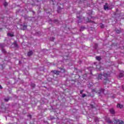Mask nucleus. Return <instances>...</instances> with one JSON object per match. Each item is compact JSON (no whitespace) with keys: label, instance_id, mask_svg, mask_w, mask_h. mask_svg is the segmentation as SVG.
I'll use <instances>...</instances> for the list:
<instances>
[{"label":"nucleus","instance_id":"obj_1","mask_svg":"<svg viewBox=\"0 0 124 124\" xmlns=\"http://www.w3.org/2000/svg\"><path fill=\"white\" fill-rule=\"evenodd\" d=\"M102 77H105V78L104 79V84L106 85L108 83H110V80L108 78L109 77V75L107 74L103 73L98 75L97 79L99 80L100 79H102Z\"/></svg>","mask_w":124,"mask_h":124},{"label":"nucleus","instance_id":"obj_2","mask_svg":"<svg viewBox=\"0 0 124 124\" xmlns=\"http://www.w3.org/2000/svg\"><path fill=\"white\" fill-rule=\"evenodd\" d=\"M114 123L115 124H124V121H121L119 119L115 120L114 121Z\"/></svg>","mask_w":124,"mask_h":124},{"label":"nucleus","instance_id":"obj_3","mask_svg":"<svg viewBox=\"0 0 124 124\" xmlns=\"http://www.w3.org/2000/svg\"><path fill=\"white\" fill-rule=\"evenodd\" d=\"M96 93H104V89H101L97 91Z\"/></svg>","mask_w":124,"mask_h":124},{"label":"nucleus","instance_id":"obj_4","mask_svg":"<svg viewBox=\"0 0 124 124\" xmlns=\"http://www.w3.org/2000/svg\"><path fill=\"white\" fill-rule=\"evenodd\" d=\"M51 72L54 74H56V75H59L60 73H61V71H52Z\"/></svg>","mask_w":124,"mask_h":124},{"label":"nucleus","instance_id":"obj_5","mask_svg":"<svg viewBox=\"0 0 124 124\" xmlns=\"http://www.w3.org/2000/svg\"><path fill=\"white\" fill-rule=\"evenodd\" d=\"M32 54H33V52L31 50H30L27 53V56L31 57V56H32Z\"/></svg>","mask_w":124,"mask_h":124},{"label":"nucleus","instance_id":"obj_6","mask_svg":"<svg viewBox=\"0 0 124 124\" xmlns=\"http://www.w3.org/2000/svg\"><path fill=\"white\" fill-rule=\"evenodd\" d=\"M106 122L108 123V124H113V122L111 121L109 118L106 120Z\"/></svg>","mask_w":124,"mask_h":124},{"label":"nucleus","instance_id":"obj_7","mask_svg":"<svg viewBox=\"0 0 124 124\" xmlns=\"http://www.w3.org/2000/svg\"><path fill=\"white\" fill-rule=\"evenodd\" d=\"M117 108H120V109H122L123 108V105H121V104H118L117 105Z\"/></svg>","mask_w":124,"mask_h":124},{"label":"nucleus","instance_id":"obj_8","mask_svg":"<svg viewBox=\"0 0 124 124\" xmlns=\"http://www.w3.org/2000/svg\"><path fill=\"white\" fill-rule=\"evenodd\" d=\"M109 111L111 113V114H115V110L113 108L110 109L109 110Z\"/></svg>","mask_w":124,"mask_h":124},{"label":"nucleus","instance_id":"obj_9","mask_svg":"<svg viewBox=\"0 0 124 124\" xmlns=\"http://www.w3.org/2000/svg\"><path fill=\"white\" fill-rule=\"evenodd\" d=\"M60 69H61V71L60 72H62V73H64L65 72V70L62 68H59Z\"/></svg>","mask_w":124,"mask_h":124},{"label":"nucleus","instance_id":"obj_10","mask_svg":"<svg viewBox=\"0 0 124 124\" xmlns=\"http://www.w3.org/2000/svg\"><path fill=\"white\" fill-rule=\"evenodd\" d=\"M104 9L105 10H108L109 9V7L106 6V5H104Z\"/></svg>","mask_w":124,"mask_h":124},{"label":"nucleus","instance_id":"obj_11","mask_svg":"<svg viewBox=\"0 0 124 124\" xmlns=\"http://www.w3.org/2000/svg\"><path fill=\"white\" fill-rule=\"evenodd\" d=\"M123 76H124V72L122 71L120 73L119 75V78H122V77H123Z\"/></svg>","mask_w":124,"mask_h":124},{"label":"nucleus","instance_id":"obj_12","mask_svg":"<svg viewBox=\"0 0 124 124\" xmlns=\"http://www.w3.org/2000/svg\"><path fill=\"white\" fill-rule=\"evenodd\" d=\"M96 60H97V61H101V57H100V56H96Z\"/></svg>","mask_w":124,"mask_h":124},{"label":"nucleus","instance_id":"obj_13","mask_svg":"<svg viewBox=\"0 0 124 124\" xmlns=\"http://www.w3.org/2000/svg\"><path fill=\"white\" fill-rule=\"evenodd\" d=\"M7 35H8V36H11V37H13V36H14V34H11V33H7Z\"/></svg>","mask_w":124,"mask_h":124},{"label":"nucleus","instance_id":"obj_14","mask_svg":"<svg viewBox=\"0 0 124 124\" xmlns=\"http://www.w3.org/2000/svg\"><path fill=\"white\" fill-rule=\"evenodd\" d=\"M97 91H98V90H96L95 89H92V93H97L96 92H97Z\"/></svg>","mask_w":124,"mask_h":124},{"label":"nucleus","instance_id":"obj_15","mask_svg":"<svg viewBox=\"0 0 124 124\" xmlns=\"http://www.w3.org/2000/svg\"><path fill=\"white\" fill-rule=\"evenodd\" d=\"M50 3H52V4L54 5L56 1H55V0H52L50 1Z\"/></svg>","mask_w":124,"mask_h":124},{"label":"nucleus","instance_id":"obj_16","mask_svg":"<svg viewBox=\"0 0 124 124\" xmlns=\"http://www.w3.org/2000/svg\"><path fill=\"white\" fill-rule=\"evenodd\" d=\"M116 32H117V33H121V32H122V31L119 30H116Z\"/></svg>","mask_w":124,"mask_h":124},{"label":"nucleus","instance_id":"obj_17","mask_svg":"<svg viewBox=\"0 0 124 124\" xmlns=\"http://www.w3.org/2000/svg\"><path fill=\"white\" fill-rule=\"evenodd\" d=\"M14 44L15 45V46L18 47V44H17V42L16 41H15L14 42Z\"/></svg>","mask_w":124,"mask_h":124},{"label":"nucleus","instance_id":"obj_18","mask_svg":"<svg viewBox=\"0 0 124 124\" xmlns=\"http://www.w3.org/2000/svg\"><path fill=\"white\" fill-rule=\"evenodd\" d=\"M100 28L101 29H103V28H104V25L102 23L100 24Z\"/></svg>","mask_w":124,"mask_h":124},{"label":"nucleus","instance_id":"obj_19","mask_svg":"<svg viewBox=\"0 0 124 124\" xmlns=\"http://www.w3.org/2000/svg\"><path fill=\"white\" fill-rule=\"evenodd\" d=\"M8 5V3L7 2H5L4 3V6L5 7L7 6Z\"/></svg>","mask_w":124,"mask_h":124},{"label":"nucleus","instance_id":"obj_20","mask_svg":"<svg viewBox=\"0 0 124 124\" xmlns=\"http://www.w3.org/2000/svg\"><path fill=\"white\" fill-rule=\"evenodd\" d=\"M60 10H62V9L60 7L58 8V9L57 10V12L58 13H60L61 12V11H60Z\"/></svg>","mask_w":124,"mask_h":124},{"label":"nucleus","instance_id":"obj_21","mask_svg":"<svg viewBox=\"0 0 124 124\" xmlns=\"http://www.w3.org/2000/svg\"><path fill=\"white\" fill-rule=\"evenodd\" d=\"M1 108H2V109H3V104H2V105H1ZM4 110H6V108H4Z\"/></svg>","mask_w":124,"mask_h":124},{"label":"nucleus","instance_id":"obj_22","mask_svg":"<svg viewBox=\"0 0 124 124\" xmlns=\"http://www.w3.org/2000/svg\"><path fill=\"white\" fill-rule=\"evenodd\" d=\"M31 86L32 87V88H34L35 87V84L34 83H31Z\"/></svg>","mask_w":124,"mask_h":124},{"label":"nucleus","instance_id":"obj_23","mask_svg":"<svg viewBox=\"0 0 124 124\" xmlns=\"http://www.w3.org/2000/svg\"><path fill=\"white\" fill-rule=\"evenodd\" d=\"M85 96H87V94H82V97L84 98V97H85Z\"/></svg>","mask_w":124,"mask_h":124},{"label":"nucleus","instance_id":"obj_24","mask_svg":"<svg viewBox=\"0 0 124 124\" xmlns=\"http://www.w3.org/2000/svg\"><path fill=\"white\" fill-rule=\"evenodd\" d=\"M4 100L6 102H7V101H9V98H7V99L5 98L4 99Z\"/></svg>","mask_w":124,"mask_h":124},{"label":"nucleus","instance_id":"obj_25","mask_svg":"<svg viewBox=\"0 0 124 124\" xmlns=\"http://www.w3.org/2000/svg\"><path fill=\"white\" fill-rule=\"evenodd\" d=\"M27 29V25H23V30H26Z\"/></svg>","mask_w":124,"mask_h":124},{"label":"nucleus","instance_id":"obj_26","mask_svg":"<svg viewBox=\"0 0 124 124\" xmlns=\"http://www.w3.org/2000/svg\"><path fill=\"white\" fill-rule=\"evenodd\" d=\"M55 38L54 37H52V38L50 39V40H51V41H53V40H54Z\"/></svg>","mask_w":124,"mask_h":124},{"label":"nucleus","instance_id":"obj_27","mask_svg":"<svg viewBox=\"0 0 124 124\" xmlns=\"http://www.w3.org/2000/svg\"><path fill=\"white\" fill-rule=\"evenodd\" d=\"M99 69L100 70H103V67H100V68H99Z\"/></svg>","mask_w":124,"mask_h":124},{"label":"nucleus","instance_id":"obj_28","mask_svg":"<svg viewBox=\"0 0 124 124\" xmlns=\"http://www.w3.org/2000/svg\"><path fill=\"white\" fill-rule=\"evenodd\" d=\"M83 92H84V90H81V91H80V93L81 94H82V93H83Z\"/></svg>","mask_w":124,"mask_h":124},{"label":"nucleus","instance_id":"obj_29","mask_svg":"<svg viewBox=\"0 0 124 124\" xmlns=\"http://www.w3.org/2000/svg\"><path fill=\"white\" fill-rule=\"evenodd\" d=\"M27 117H29V118H30V119H31V115H29L27 116Z\"/></svg>","mask_w":124,"mask_h":124},{"label":"nucleus","instance_id":"obj_30","mask_svg":"<svg viewBox=\"0 0 124 124\" xmlns=\"http://www.w3.org/2000/svg\"><path fill=\"white\" fill-rule=\"evenodd\" d=\"M77 18H78V19H79V20H81V17L80 16H77Z\"/></svg>","mask_w":124,"mask_h":124},{"label":"nucleus","instance_id":"obj_31","mask_svg":"<svg viewBox=\"0 0 124 124\" xmlns=\"http://www.w3.org/2000/svg\"><path fill=\"white\" fill-rule=\"evenodd\" d=\"M90 106L92 108H93V105H90Z\"/></svg>","mask_w":124,"mask_h":124},{"label":"nucleus","instance_id":"obj_32","mask_svg":"<svg viewBox=\"0 0 124 124\" xmlns=\"http://www.w3.org/2000/svg\"><path fill=\"white\" fill-rule=\"evenodd\" d=\"M57 22H58V20H54V23H56Z\"/></svg>","mask_w":124,"mask_h":124},{"label":"nucleus","instance_id":"obj_33","mask_svg":"<svg viewBox=\"0 0 124 124\" xmlns=\"http://www.w3.org/2000/svg\"><path fill=\"white\" fill-rule=\"evenodd\" d=\"M0 90L2 89V87L1 85H0Z\"/></svg>","mask_w":124,"mask_h":124},{"label":"nucleus","instance_id":"obj_34","mask_svg":"<svg viewBox=\"0 0 124 124\" xmlns=\"http://www.w3.org/2000/svg\"><path fill=\"white\" fill-rule=\"evenodd\" d=\"M89 22H91V23H94L93 21H89Z\"/></svg>","mask_w":124,"mask_h":124},{"label":"nucleus","instance_id":"obj_35","mask_svg":"<svg viewBox=\"0 0 124 124\" xmlns=\"http://www.w3.org/2000/svg\"><path fill=\"white\" fill-rule=\"evenodd\" d=\"M122 89L124 90V86H122Z\"/></svg>","mask_w":124,"mask_h":124},{"label":"nucleus","instance_id":"obj_36","mask_svg":"<svg viewBox=\"0 0 124 124\" xmlns=\"http://www.w3.org/2000/svg\"><path fill=\"white\" fill-rule=\"evenodd\" d=\"M88 96H92V95H91V94L88 95Z\"/></svg>","mask_w":124,"mask_h":124},{"label":"nucleus","instance_id":"obj_37","mask_svg":"<svg viewBox=\"0 0 124 124\" xmlns=\"http://www.w3.org/2000/svg\"><path fill=\"white\" fill-rule=\"evenodd\" d=\"M108 4V3H106V5H107Z\"/></svg>","mask_w":124,"mask_h":124},{"label":"nucleus","instance_id":"obj_38","mask_svg":"<svg viewBox=\"0 0 124 124\" xmlns=\"http://www.w3.org/2000/svg\"><path fill=\"white\" fill-rule=\"evenodd\" d=\"M78 23H81V21H78Z\"/></svg>","mask_w":124,"mask_h":124},{"label":"nucleus","instance_id":"obj_39","mask_svg":"<svg viewBox=\"0 0 124 124\" xmlns=\"http://www.w3.org/2000/svg\"><path fill=\"white\" fill-rule=\"evenodd\" d=\"M3 52H5V51L3 50Z\"/></svg>","mask_w":124,"mask_h":124},{"label":"nucleus","instance_id":"obj_40","mask_svg":"<svg viewBox=\"0 0 124 124\" xmlns=\"http://www.w3.org/2000/svg\"><path fill=\"white\" fill-rule=\"evenodd\" d=\"M97 68H98V67L97 66Z\"/></svg>","mask_w":124,"mask_h":124},{"label":"nucleus","instance_id":"obj_41","mask_svg":"<svg viewBox=\"0 0 124 124\" xmlns=\"http://www.w3.org/2000/svg\"><path fill=\"white\" fill-rule=\"evenodd\" d=\"M95 122H96V120H95Z\"/></svg>","mask_w":124,"mask_h":124},{"label":"nucleus","instance_id":"obj_42","mask_svg":"<svg viewBox=\"0 0 124 124\" xmlns=\"http://www.w3.org/2000/svg\"><path fill=\"white\" fill-rule=\"evenodd\" d=\"M65 56H64L63 58H65Z\"/></svg>","mask_w":124,"mask_h":124}]
</instances>
